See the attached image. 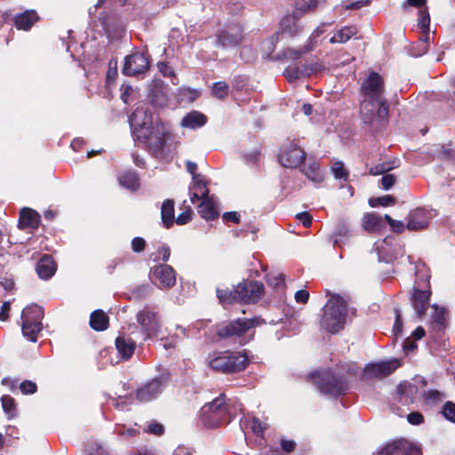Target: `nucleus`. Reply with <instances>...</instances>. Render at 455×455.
Segmentation results:
<instances>
[{"mask_svg":"<svg viewBox=\"0 0 455 455\" xmlns=\"http://www.w3.org/2000/svg\"><path fill=\"white\" fill-rule=\"evenodd\" d=\"M349 233V227L345 220L339 221L338 224L336 235L338 236H343Z\"/></svg>","mask_w":455,"mask_h":455,"instance_id":"obj_59","label":"nucleus"},{"mask_svg":"<svg viewBox=\"0 0 455 455\" xmlns=\"http://www.w3.org/2000/svg\"><path fill=\"white\" fill-rule=\"evenodd\" d=\"M90 325L95 331H105L108 327V316L102 310H95L91 314Z\"/></svg>","mask_w":455,"mask_h":455,"instance_id":"obj_30","label":"nucleus"},{"mask_svg":"<svg viewBox=\"0 0 455 455\" xmlns=\"http://www.w3.org/2000/svg\"><path fill=\"white\" fill-rule=\"evenodd\" d=\"M163 385L160 379H154L138 388L136 396L140 402H149L162 392Z\"/></svg>","mask_w":455,"mask_h":455,"instance_id":"obj_18","label":"nucleus"},{"mask_svg":"<svg viewBox=\"0 0 455 455\" xmlns=\"http://www.w3.org/2000/svg\"><path fill=\"white\" fill-rule=\"evenodd\" d=\"M331 171L336 179L347 180L348 177V172L345 169L341 162H335L332 164Z\"/></svg>","mask_w":455,"mask_h":455,"instance_id":"obj_43","label":"nucleus"},{"mask_svg":"<svg viewBox=\"0 0 455 455\" xmlns=\"http://www.w3.org/2000/svg\"><path fill=\"white\" fill-rule=\"evenodd\" d=\"M443 415L449 421L455 423V403L446 402L443 407Z\"/></svg>","mask_w":455,"mask_h":455,"instance_id":"obj_46","label":"nucleus"},{"mask_svg":"<svg viewBox=\"0 0 455 455\" xmlns=\"http://www.w3.org/2000/svg\"><path fill=\"white\" fill-rule=\"evenodd\" d=\"M319 389L331 395H339L343 391L341 383L331 373L324 374L323 378L318 380Z\"/></svg>","mask_w":455,"mask_h":455,"instance_id":"obj_20","label":"nucleus"},{"mask_svg":"<svg viewBox=\"0 0 455 455\" xmlns=\"http://www.w3.org/2000/svg\"><path fill=\"white\" fill-rule=\"evenodd\" d=\"M217 296L220 303L222 304H231L234 301L238 300V297L235 292V289L234 291H228L227 289H218Z\"/></svg>","mask_w":455,"mask_h":455,"instance_id":"obj_38","label":"nucleus"},{"mask_svg":"<svg viewBox=\"0 0 455 455\" xmlns=\"http://www.w3.org/2000/svg\"><path fill=\"white\" fill-rule=\"evenodd\" d=\"M306 75H307V70H303L295 66H290L284 70V76L289 82L295 81Z\"/></svg>","mask_w":455,"mask_h":455,"instance_id":"obj_40","label":"nucleus"},{"mask_svg":"<svg viewBox=\"0 0 455 455\" xmlns=\"http://www.w3.org/2000/svg\"><path fill=\"white\" fill-rule=\"evenodd\" d=\"M297 219L301 221L305 228H308L312 224V216L307 212H301L297 214Z\"/></svg>","mask_w":455,"mask_h":455,"instance_id":"obj_57","label":"nucleus"},{"mask_svg":"<svg viewBox=\"0 0 455 455\" xmlns=\"http://www.w3.org/2000/svg\"><path fill=\"white\" fill-rule=\"evenodd\" d=\"M203 423L210 427H216L229 422V413L225 403V395L221 394L212 403L201 409Z\"/></svg>","mask_w":455,"mask_h":455,"instance_id":"obj_5","label":"nucleus"},{"mask_svg":"<svg viewBox=\"0 0 455 455\" xmlns=\"http://www.w3.org/2000/svg\"><path fill=\"white\" fill-rule=\"evenodd\" d=\"M399 365L398 360L370 363L364 369V375L368 379L384 378L393 373Z\"/></svg>","mask_w":455,"mask_h":455,"instance_id":"obj_15","label":"nucleus"},{"mask_svg":"<svg viewBox=\"0 0 455 455\" xmlns=\"http://www.w3.org/2000/svg\"><path fill=\"white\" fill-rule=\"evenodd\" d=\"M360 113L364 123H370L375 117L385 118L388 113V106L385 99L363 97L361 101Z\"/></svg>","mask_w":455,"mask_h":455,"instance_id":"obj_9","label":"nucleus"},{"mask_svg":"<svg viewBox=\"0 0 455 455\" xmlns=\"http://www.w3.org/2000/svg\"><path fill=\"white\" fill-rule=\"evenodd\" d=\"M281 446L284 451L291 452L294 451V449L296 447V443L293 440L282 439Z\"/></svg>","mask_w":455,"mask_h":455,"instance_id":"obj_60","label":"nucleus"},{"mask_svg":"<svg viewBox=\"0 0 455 455\" xmlns=\"http://www.w3.org/2000/svg\"><path fill=\"white\" fill-rule=\"evenodd\" d=\"M118 181L122 187L131 189L132 191L138 189L140 187L139 179L135 172H130L121 174L118 177Z\"/></svg>","mask_w":455,"mask_h":455,"instance_id":"obj_35","label":"nucleus"},{"mask_svg":"<svg viewBox=\"0 0 455 455\" xmlns=\"http://www.w3.org/2000/svg\"><path fill=\"white\" fill-rule=\"evenodd\" d=\"M430 221V215L424 209H416L410 212L407 220V228L411 231H418L426 228Z\"/></svg>","mask_w":455,"mask_h":455,"instance_id":"obj_17","label":"nucleus"},{"mask_svg":"<svg viewBox=\"0 0 455 455\" xmlns=\"http://www.w3.org/2000/svg\"><path fill=\"white\" fill-rule=\"evenodd\" d=\"M243 30V25L239 22L227 24L216 33V46L228 49L240 45L244 38Z\"/></svg>","mask_w":455,"mask_h":455,"instance_id":"obj_7","label":"nucleus"},{"mask_svg":"<svg viewBox=\"0 0 455 455\" xmlns=\"http://www.w3.org/2000/svg\"><path fill=\"white\" fill-rule=\"evenodd\" d=\"M407 419L412 425H419L424 421V417L419 411H412L407 415Z\"/></svg>","mask_w":455,"mask_h":455,"instance_id":"obj_55","label":"nucleus"},{"mask_svg":"<svg viewBox=\"0 0 455 455\" xmlns=\"http://www.w3.org/2000/svg\"><path fill=\"white\" fill-rule=\"evenodd\" d=\"M161 219L163 225L169 228L174 223V202L171 199H166L163 202L161 207Z\"/></svg>","mask_w":455,"mask_h":455,"instance_id":"obj_29","label":"nucleus"},{"mask_svg":"<svg viewBox=\"0 0 455 455\" xmlns=\"http://www.w3.org/2000/svg\"><path fill=\"white\" fill-rule=\"evenodd\" d=\"M323 1V0H301V9L304 11H309Z\"/></svg>","mask_w":455,"mask_h":455,"instance_id":"obj_61","label":"nucleus"},{"mask_svg":"<svg viewBox=\"0 0 455 455\" xmlns=\"http://www.w3.org/2000/svg\"><path fill=\"white\" fill-rule=\"evenodd\" d=\"M193 211L188 207L183 212L180 213L175 221L179 225H184L192 220Z\"/></svg>","mask_w":455,"mask_h":455,"instance_id":"obj_50","label":"nucleus"},{"mask_svg":"<svg viewBox=\"0 0 455 455\" xmlns=\"http://www.w3.org/2000/svg\"><path fill=\"white\" fill-rule=\"evenodd\" d=\"M309 50L307 48H304L303 50H294V49H286L283 52L284 58L291 60H295L300 58V56L306 52H307Z\"/></svg>","mask_w":455,"mask_h":455,"instance_id":"obj_49","label":"nucleus"},{"mask_svg":"<svg viewBox=\"0 0 455 455\" xmlns=\"http://www.w3.org/2000/svg\"><path fill=\"white\" fill-rule=\"evenodd\" d=\"M37 20L35 11H26L15 18V25L19 29L28 30Z\"/></svg>","mask_w":455,"mask_h":455,"instance_id":"obj_28","label":"nucleus"},{"mask_svg":"<svg viewBox=\"0 0 455 455\" xmlns=\"http://www.w3.org/2000/svg\"><path fill=\"white\" fill-rule=\"evenodd\" d=\"M144 431L155 435H162L164 432V427L163 424L156 420H151L145 427Z\"/></svg>","mask_w":455,"mask_h":455,"instance_id":"obj_42","label":"nucleus"},{"mask_svg":"<svg viewBox=\"0 0 455 455\" xmlns=\"http://www.w3.org/2000/svg\"><path fill=\"white\" fill-rule=\"evenodd\" d=\"M281 28L283 33L294 36L300 30V25L295 15H287L281 20Z\"/></svg>","mask_w":455,"mask_h":455,"instance_id":"obj_33","label":"nucleus"},{"mask_svg":"<svg viewBox=\"0 0 455 455\" xmlns=\"http://www.w3.org/2000/svg\"><path fill=\"white\" fill-rule=\"evenodd\" d=\"M396 181V176L391 173H386L381 178V186L385 190L390 189Z\"/></svg>","mask_w":455,"mask_h":455,"instance_id":"obj_51","label":"nucleus"},{"mask_svg":"<svg viewBox=\"0 0 455 455\" xmlns=\"http://www.w3.org/2000/svg\"><path fill=\"white\" fill-rule=\"evenodd\" d=\"M2 406L4 411L11 416L13 415L15 411V402L10 395H3L1 398Z\"/></svg>","mask_w":455,"mask_h":455,"instance_id":"obj_45","label":"nucleus"},{"mask_svg":"<svg viewBox=\"0 0 455 455\" xmlns=\"http://www.w3.org/2000/svg\"><path fill=\"white\" fill-rule=\"evenodd\" d=\"M89 455H108L104 447L97 443L90 444L88 448Z\"/></svg>","mask_w":455,"mask_h":455,"instance_id":"obj_53","label":"nucleus"},{"mask_svg":"<svg viewBox=\"0 0 455 455\" xmlns=\"http://www.w3.org/2000/svg\"><path fill=\"white\" fill-rule=\"evenodd\" d=\"M20 389L23 395H31L36 392L37 387L31 380H24L20 384Z\"/></svg>","mask_w":455,"mask_h":455,"instance_id":"obj_47","label":"nucleus"},{"mask_svg":"<svg viewBox=\"0 0 455 455\" xmlns=\"http://www.w3.org/2000/svg\"><path fill=\"white\" fill-rule=\"evenodd\" d=\"M419 393V387L411 382L401 383L395 392V400L398 403L408 405L412 403Z\"/></svg>","mask_w":455,"mask_h":455,"instance_id":"obj_16","label":"nucleus"},{"mask_svg":"<svg viewBox=\"0 0 455 455\" xmlns=\"http://www.w3.org/2000/svg\"><path fill=\"white\" fill-rule=\"evenodd\" d=\"M136 319L146 339L158 336L162 327L159 312L146 307L137 313Z\"/></svg>","mask_w":455,"mask_h":455,"instance_id":"obj_8","label":"nucleus"},{"mask_svg":"<svg viewBox=\"0 0 455 455\" xmlns=\"http://www.w3.org/2000/svg\"><path fill=\"white\" fill-rule=\"evenodd\" d=\"M159 72L164 76H175L174 71L166 62H159L157 64Z\"/></svg>","mask_w":455,"mask_h":455,"instance_id":"obj_56","label":"nucleus"},{"mask_svg":"<svg viewBox=\"0 0 455 455\" xmlns=\"http://www.w3.org/2000/svg\"><path fill=\"white\" fill-rule=\"evenodd\" d=\"M212 93L220 100L225 99L228 93V84L222 81L214 83L212 88Z\"/></svg>","mask_w":455,"mask_h":455,"instance_id":"obj_39","label":"nucleus"},{"mask_svg":"<svg viewBox=\"0 0 455 455\" xmlns=\"http://www.w3.org/2000/svg\"><path fill=\"white\" fill-rule=\"evenodd\" d=\"M132 126L138 140L147 145L149 151L157 155L164 148L167 132L162 123H155L147 116L144 108H137L130 118Z\"/></svg>","mask_w":455,"mask_h":455,"instance_id":"obj_1","label":"nucleus"},{"mask_svg":"<svg viewBox=\"0 0 455 455\" xmlns=\"http://www.w3.org/2000/svg\"><path fill=\"white\" fill-rule=\"evenodd\" d=\"M410 442L400 439L387 443L377 455H408Z\"/></svg>","mask_w":455,"mask_h":455,"instance_id":"obj_23","label":"nucleus"},{"mask_svg":"<svg viewBox=\"0 0 455 455\" xmlns=\"http://www.w3.org/2000/svg\"><path fill=\"white\" fill-rule=\"evenodd\" d=\"M151 279L162 289H168L176 283L173 268L168 265H158L152 268Z\"/></svg>","mask_w":455,"mask_h":455,"instance_id":"obj_14","label":"nucleus"},{"mask_svg":"<svg viewBox=\"0 0 455 455\" xmlns=\"http://www.w3.org/2000/svg\"><path fill=\"white\" fill-rule=\"evenodd\" d=\"M44 311L37 305H31L22 311V333L29 340L36 342L37 334L42 331Z\"/></svg>","mask_w":455,"mask_h":455,"instance_id":"obj_6","label":"nucleus"},{"mask_svg":"<svg viewBox=\"0 0 455 455\" xmlns=\"http://www.w3.org/2000/svg\"><path fill=\"white\" fill-rule=\"evenodd\" d=\"M146 247V241L141 237H135L132 241V249L134 252H141Z\"/></svg>","mask_w":455,"mask_h":455,"instance_id":"obj_54","label":"nucleus"},{"mask_svg":"<svg viewBox=\"0 0 455 455\" xmlns=\"http://www.w3.org/2000/svg\"><path fill=\"white\" fill-rule=\"evenodd\" d=\"M423 396L427 401L433 402V403L442 401L445 397L444 394H443L442 392H440L438 390L426 391V392H424Z\"/></svg>","mask_w":455,"mask_h":455,"instance_id":"obj_48","label":"nucleus"},{"mask_svg":"<svg viewBox=\"0 0 455 455\" xmlns=\"http://www.w3.org/2000/svg\"><path fill=\"white\" fill-rule=\"evenodd\" d=\"M249 363L246 354L240 352H224L214 354L209 361V366L221 373H234L244 370Z\"/></svg>","mask_w":455,"mask_h":455,"instance_id":"obj_4","label":"nucleus"},{"mask_svg":"<svg viewBox=\"0 0 455 455\" xmlns=\"http://www.w3.org/2000/svg\"><path fill=\"white\" fill-rule=\"evenodd\" d=\"M309 298V293L306 290H299L295 293V299L298 303H307Z\"/></svg>","mask_w":455,"mask_h":455,"instance_id":"obj_58","label":"nucleus"},{"mask_svg":"<svg viewBox=\"0 0 455 455\" xmlns=\"http://www.w3.org/2000/svg\"><path fill=\"white\" fill-rule=\"evenodd\" d=\"M116 347L122 359L128 360L134 353L136 343L131 338L119 336L116 339Z\"/></svg>","mask_w":455,"mask_h":455,"instance_id":"obj_25","label":"nucleus"},{"mask_svg":"<svg viewBox=\"0 0 455 455\" xmlns=\"http://www.w3.org/2000/svg\"><path fill=\"white\" fill-rule=\"evenodd\" d=\"M191 189L199 193L202 196V200L211 197L209 196V189L207 188V184L201 176L194 177L193 186L191 187Z\"/></svg>","mask_w":455,"mask_h":455,"instance_id":"obj_37","label":"nucleus"},{"mask_svg":"<svg viewBox=\"0 0 455 455\" xmlns=\"http://www.w3.org/2000/svg\"><path fill=\"white\" fill-rule=\"evenodd\" d=\"M258 324L255 318H239L224 322L216 326V335L220 339L230 340L243 346L254 336L253 328Z\"/></svg>","mask_w":455,"mask_h":455,"instance_id":"obj_3","label":"nucleus"},{"mask_svg":"<svg viewBox=\"0 0 455 455\" xmlns=\"http://www.w3.org/2000/svg\"><path fill=\"white\" fill-rule=\"evenodd\" d=\"M362 225L367 231L378 230L381 226V217L374 213H368L363 217Z\"/></svg>","mask_w":455,"mask_h":455,"instance_id":"obj_36","label":"nucleus"},{"mask_svg":"<svg viewBox=\"0 0 455 455\" xmlns=\"http://www.w3.org/2000/svg\"><path fill=\"white\" fill-rule=\"evenodd\" d=\"M302 172L313 182L320 183L323 180V175L319 169V165L314 161L309 162L305 165Z\"/></svg>","mask_w":455,"mask_h":455,"instance_id":"obj_34","label":"nucleus"},{"mask_svg":"<svg viewBox=\"0 0 455 455\" xmlns=\"http://www.w3.org/2000/svg\"><path fill=\"white\" fill-rule=\"evenodd\" d=\"M222 218L225 221H232L235 223H238L240 220V215L236 212H225Z\"/></svg>","mask_w":455,"mask_h":455,"instance_id":"obj_62","label":"nucleus"},{"mask_svg":"<svg viewBox=\"0 0 455 455\" xmlns=\"http://www.w3.org/2000/svg\"><path fill=\"white\" fill-rule=\"evenodd\" d=\"M206 123V116L197 111H192L182 119V125L188 128L203 126Z\"/></svg>","mask_w":455,"mask_h":455,"instance_id":"obj_32","label":"nucleus"},{"mask_svg":"<svg viewBox=\"0 0 455 455\" xmlns=\"http://www.w3.org/2000/svg\"><path fill=\"white\" fill-rule=\"evenodd\" d=\"M198 212L200 216L206 220H215L220 215L212 196L202 201L199 204Z\"/></svg>","mask_w":455,"mask_h":455,"instance_id":"obj_27","label":"nucleus"},{"mask_svg":"<svg viewBox=\"0 0 455 455\" xmlns=\"http://www.w3.org/2000/svg\"><path fill=\"white\" fill-rule=\"evenodd\" d=\"M391 169L392 167L389 164L383 163L371 167L370 169V174L373 176L386 174V172Z\"/></svg>","mask_w":455,"mask_h":455,"instance_id":"obj_52","label":"nucleus"},{"mask_svg":"<svg viewBox=\"0 0 455 455\" xmlns=\"http://www.w3.org/2000/svg\"><path fill=\"white\" fill-rule=\"evenodd\" d=\"M40 215L30 208L20 211L18 227L20 229L37 228L40 223Z\"/></svg>","mask_w":455,"mask_h":455,"instance_id":"obj_22","label":"nucleus"},{"mask_svg":"<svg viewBox=\"0 0 455 455\" xmlns=\"http://www.w3.org/2000/svg\"><path fill=\"white\" fill-rule=\"evenodd\" d=\"M369 4V1H356L347 5V10L360 9Z\"/></svg>","mask_w":455,"mask_h":455,"instance_id":"obj_64","label":"nucleus"},{"mask_svg":"<svg viewBox=\"0 0 455 455\" xmlns=\"http://www.w3.org/2000/svg\"><path fill=\"white\" fill-rule=\"evenodd\" d=\"M10 309H11L10 302H8V301L4 302L1 307V310H0V320H2V321L7 320Z\"/></svg>","mask_w":455,"mask_h":455,"instance_id":"obj_63","label":"nucleus"},{"mask_svg":"<svg viewBox=\"0 0 455 455\" xmlns=\"http://www.w3.org/2000/svg\"><path fill=\"white\" fill-rule=\"evenodd\" d=\"M432 309L430 325L432 330L438 333L446 328L449 314L444 307H439L436 305H433Z\"/></svg>","mask_w":455,"mask_h":455,"instance_id":"obj_21","label":"nucleus"},{"mask_svg":"<svg viewBox=\"0 0 455 455\" xmlns=\"http://www.w3.org/2000/svg\"><path fill=\"white\" fill-rule=\"evenodd\" d=\"M149 68L148 57L141 52H135L126 57L123 73L133 76L146 72Z\"/></svg>","mask_w":455,"mask_h":455,"instance_id":"obj_13","label":"nucleus"},{"mask_svg":"<svg viewBox=\"0 0 455 455\" xmlns=\"http://www.w3.org/2000/svg\"><path fill=\"white\" fill-rule=\"evenodd\" d=\"M267 283L278 288L284 285V275L283 273H271L267 275Z\"/></svg>","mask_w":455,"mask_h":455,"instance_id":"obj_44","label":"nucleus"},{"mask_svg":"<svg viewBox=\"0 0 455 455\" xmlns=\"http://www.w3.org/2000/svg\"><path fill=\"white\" fill-rule=\"evenodd\" d=\"M328 294L331 298L323 307L320 324L327 332L335 334L345 327L349 298H344L339 294H331L329 291Z\"/></svg>","mask_w":455,"mask_h":455,"instance_id":"obj_2","label":"nucleus"},{"mask_svg":"<svg viewBox=\"0 0 455 455\" xmlns=\"http://www.w3.org/2000/svg\"><path fill=\"white\" fill-rule=\"evenodd\" d=\"M357 28L355 26L345 27L338 30L333 36L330 39L331 44H344L357 34Z\"/></svg>","mask_w":455,"mask_h":455,"instance_id":"obj_31","label":"nucleus"},{"mask_svg":"<svg viewBox=\"0 0 455 455\" xmlns=\"http://www.w3.org/2000/svg\"><path fill=\"white\" fill-rule=\"evenodd\" d=\"M235 292L238 300L255 303L259 300L264 294V285L260 282H243L235 287Z\"/></svg>","mask_w":455,"mask_h":455,"instance_id":"obj_11","label":"nucleus"},{"mask_svg":"<svg viewBox=\"0 0 455 455\" xmlns=\"http://www.w3.org/2000/svg\"><path fill=\"white\" fill-rule=\"evenodd\" d=\"M395 202H396V199L394 196H392L390 195H387V196L371 199L370 204L372 207L388 206L391 204H395Z\"/></svg>","mask_w":455,"mask_h":455,"instance_id":"obj_41","label":"nucleus"},{"mask_svg":"<svg viewBox=\"0 0 455 455\" xmlns=\"http://www.w3.org/2000/svg\"><path fill=\"white\" fill-rule=\"evenodd\" d=\"M384 91V79L376 72L370 73L368 77L362 83L361 85L363 97L366 98L385 99Z\"/></svg>","mask_w":455,"mask_h":455,"instance_id":"obj_12","label":"nucleus"},{"mask_svg":"<svg viewBox=\"0 0 455 455\" xmlns=\"http://www.w3.org/2000/svg\"><path fill=\"white\" fill-rule=\"evenodd\" d=\"M418 24L425 33V39L419 43L418 47L419 48V52L413 53L415 56H420L426 53L428 49L427 37L429 32L430 16L427 8L419 10Z\"/></svg>","mask_w":455,"mask_h":455,"instance_id":"obj_19","label":"nucleus"},{"mask_svg":"<svg viewBox=\"0 0 455 455\" xmlns=\"http://www.w3.org/2000/svg\"><path fill=\"white\" fill-rule=\"evenodd\" d=\"M55 270V263L49 255H44L36 264V272L42 279H49L54 275Z\"/></svg>","mask_w":455,"mask_h":455,"instance_id":"obj_26","label":"nucleus"},{"mask_svg":"<svg viewBox=\"0 0 455 455\" xmlns=\"http://www.w3.org/2000/svg\"><path fill=\"white\" fill-rule=\"evenodd\" d=\"M430 293V291H414L411 302L419 316H421L423 314H425L428 306Z\"/></svg>","mask_w":455,"mask_h":455,"instance_id":"obj_24","label":"nucleus"},{"mask_svg":"<svg viewBox=\"0 0 455 455\" xmlns=\"http://www.w3.org/2000/svg\"><path fill=\"white\" fill-rule=\"evenodd\" d=\"M280 164L285 168H297L306 159L305 151L294 142L283 144L278 156Z\"/></svg>","mask_w":455,"mask_h":455,"instance_id":"obj_10","label":"nucleus"}]
</instances>
